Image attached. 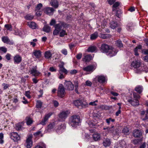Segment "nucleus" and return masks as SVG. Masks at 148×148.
Returning a JSON list of instances; mask_svg holds the SVG:
<instances>
[{
	"mask_svg": "<svg viewBox=\"0 0 148 148\" xmlns=\"http://www.w3.org/2000/svg\"><path fill=\"white\" fill-rule=\"evenodd\" d=\"M80 122L79 117L77 116H73L70 118V123L73 127H76L79 125Z\"/></svg>",
	"mask_w": 148,
	"mask_h": 148,
	"instance_id": "1",
	"label": "nucleus"
},
{
	"mask_svg": "<svg viewBox=\"0 0 148 148\" xmlns=\"http://www.w3.org/2000/svg\"><path fill=\"white\" fill-rule=\"evenodd\" d=\"M108 129V133L112 134L113 136L119 135L121 131L120 127H115L114 126H112Z\"/></svg>",
	"mask_w": 148,
	"mask_h": 148,
	"instance_id": "2",
	"label": "nucleus"
},
{
	"mask_svg": "<svg viewBox=\"0 0 148 148\" xmlns=\"http://www.w3.org/2000/svg\"><path fill=\"white\" fill-rule=\"evenodd\" d=\"M65 94V90L64 86L62 84H60L58 89V96L61 98H63Z\"/></svg>",
	"mask_w": 148,
	"mask_h": 148,
	"instance_id": "3",
	"label": "nucleus"
},
{
	"mask_svg": "<svg viewBox=\"0 0 148 148\" xmlns=\"http://www.w3.org/2000/svg\"><path fill=\"white\" fill-rule=\"evenodd\" d=\"M111 47V46H109L107 44H103L101 45L100 47L101 51L103 53H107Z\"/></svg>",
	"mask_w": 148,
	"mask_h": 148,
	"instance_id": "4",
	"label": "nucleus"
},
{
	"mask_svg": "<svg viewBox=\"0 0 148 148\" xmlns=\"http://www.w3.org/2000/svg\"><path fill=\"white\" fill-rule=\"evenodd\" d=\"M69 113L70 112L68 110L62 111L59 114V117L62 121H64L67 117Z\"/></svg>",
	"mask_w": 148,
	"mask_h": 148,
	"instance_id": "5",
	"label": "nucleus"
},
{
	"mask_svg": "<svg viewBox=\"0 0 148 148\" xmlns=\"http://www.w3.org/2000/svg\"><path fill=\"white\" fill-rule=\"evenodd\" d=\"M32 135L30 134L28 136L26 139V144L27 148H30L32 145L33 142L32 141Z\"/></svg>",
	"mask_w": 148,
	"mask_h": 148,
	"instance_id": "6",
	"label": "nucleus"
},
{
	"mask_svg": "<svg viewBox=\"0 0 148 148\" xmlns=\"http://www.w3.org/2000/svg\"><path fill=\"white\" fill-rule=\"evenodd\" d=\"M64 85L66 88L68 90H71L74 89V85L70 81H66L64 83Z\"/></svg>",
	"mask_w": 148,
	"mask_h": 148,
	"instance_id": "7",
	"label": "nucleus"
},
{
	"mask_svg": "<svg viewBox=\"0 0 148 148\" xmlns=\"http://www.w3.org/2000/svg\"><path fill=\"white\" fill-rule=\"evenodd\" d=\"M44 13L49 15H51L53 14L54 11L53 8L50 7H47L43 9Z\"/></svg>",
	"mask_w": 148,
	"mask_h": 148,
	"instance_id": "8",
	"label": "nucleus"
},
{
	"mask_svg": "<svg viewBox=\"0 0 148 148\" xmlns=\"http://www.w3.org/2000/svg\"><path fill=\"white\" fill-rule=\"evenodd\" d=\"M10 138L14 141H17L20 139V137L17 133L14 132L11 133Z\"/></svg>",
	"mask_w": 148,
	"mask_h": 148,
	"instance_id": "9",
	"label": "nucleus"
},
{
	"mask_svg": "<svg viewBox=\"0 0 148 148\" xmlns=\"http://www.w3.org/2000/svg\"><path fill=\"white\" fill-rule=\"evenodd\" d=\"M118 51V50H116L112 46L107 53L108 55L110 57H112L116 55Z\"/></svg>",
	"mask_w": 148,
	"mask_h": 148,
	"instance_id": "10",
	"label": "nucleus"
},
{
	"mask_svg": "<svg viewBox=\"0 0 148 148\" xmlns=\"http://www.w3.org/2000/svg\"><path fill=\"white\" fill-rule=\"evenodd\" d=\"M141 65V63L140 61L137 60L132 62L131 64V66L134 68H136L140 67Z\"/></svg>",
	"mask_w": 148,
	"mask_h": 148,
	"instance_id": "11",
	"label": "nucleus"
},
{
	"mask_svg": "<svg viewBox=\"0 0 148 148\" xmlns=\"http://www.w3.org/2000/svg\"><path fill=\"white\" fill-rule=\"evenodd\" d=\"M73 104L78 108L80 106L83 107L85 106V104L83 102V101L81 100H77L74 101Z\"/></svg>",
	"mask_w": 148,
	"mask_h": 148,
	"instance_id": "12",
	"label": "nucleus"
},
{
	"mask_svg": "<svg viewBox=\"0 0 148 148\" xmlns=\"http://www.w3.org/2000/svg\"><path fill=\"white\" fill-rule=\"evenodd\" d=\"M51 114L50 113L46 114L44 117L43 119L40 122V124L42 125H45L46 124V121L48 120V119L51 116Z\"/></svg>",
	"mask_w": 148,
	"mask_h": 148,
	"instance_id": "13",
	"label": "nucleus"
},
{
	"mask_svg": "<svg viewBox=\"0 0 148 148\" xmlns=\"http://www.w3.org/2000/svg\"><path fill=\"white\" fill-rule=\"evenodd\" d=\"M95 69V66L93 65H89L83 68V70L86 72H92Z\"/></svg>",
	"mask_w": 148,
	"mask_h": 148,
	"instance_id": "14",
	"label": "nucleus"
},
{
	"mask_svg": "<svg viewBox=\"0 0 148 148\" xmlns=\"http://www.w3.org/2000/svg\"><path fill=\"white\" fill-rule=\"evenodd\" d=\"M66 24L64 22H60L59 23L56 24L54 26L55 29H58L60 31L62 28L65 27Z\"/></svg>",
	"mask_w": 148,
	"mask_h": 148,
	"instance_id": "15",
	"label": "nucleus"
},
{
	"mask_svg": "<svg viewBox=\"0 0 148 148\" xmlns=\"http://www.w3.org/2000/svg\"><path fill=\"white\" fill-rule=\"evenodd\" d=\"M133 136L136 138L140 137L142 135V133L140 130L138 129L134 130L132 132Z\"/></svg>",
	"mask_w": 148,
	"mask_h": 148,
	"instance_id": "16",
	"label": "nucleus"
},
{
	"mask_svg": "<svg viewBox=\"0 0 148 148\" xmlns=\"http://www.w3.org/2000/svg\"><path fill=\"white\" fill-rule=\"evenodd\" d=\"M22 61V58L19 55H16L15 56L14 58V63L18 64L19 63Z\"/></svg>",
	"mask_w": 148,
	"mask_h": 148,
	"instance_id": "17",
	"label": "nucleus"
},
{
	"mask_svg": "<svg viewBox=\"0 0 148 148\" xmlns=\"http://www.w3.org/2000/svg\"><path fill=\"white\" fill-rule=\"evenodd\" d=\"M2 41L5 43L10 45H13V42L12 41L10 40L8 37L7 36H3L2 37Z\"/></svg>",
	"mask_w": 148,
	"mask_h": 148,
	"instance_id": "18",
	"label": "nucleus"
},
{
	"mask_svg": "<svg viewBox=\"0 0 148 148\" xmlns=\"http://www.w3.org/2000/svg\"><path fill=\"white\" fill-rule=\"evenodd\" d=\"M92 138L95 141H99L101 139V135L98 133H95L92 135Z\"/></svg>",
	"mask_w": 148,
	"mask_h": 148,
	"instance_id": "19",
	"label": "nucleus"
},
{
	"mask_svg": "<svg viewBox=\"0 0 148 148\" xmlns=\"http://www.w3.org/2000/svg\"><path fill=\"white\" fill-rule=\"evenodd\" d=\"M36 67L32 68L30 71V73L33 75L36 76H38L40 73L36 69Z\"/></svg>",
	"mask_w": 148,
	"mask_h": 148,
	"instance_id": "20",
	"label": "nucleus"
},
{
	"mask_svg": "<svg viewBox=\"0 0 148 148\" xmlns=\"http://www.w3.org/2000/svg\"><path fill=\"white\" fill-rule=\"evenodd\" d=\"M111 144V141L109 139L106 138L104 139L103 142V145L105 147H107L110 145Z\"/></svg>",
	"mask_w": 148,
	"mask_h": 148,
	"instance_id": "21",
	"label": "nucleus"
},
{
	"mask_svg": "<svg viewBox=\"0 0 148 148\" xmlns=\"http://www.w3.org/2000/svg\"><path fill=\"white\" fill-rule=\"evenodd\" d=\"M127 101L133 106H138L139 105V101L138 100L135 99L134 100H132V99H129Z\"/></svg>",
	"mask_w": 148,
	"mask_h": 148,
	"instance_id": "22",
	"label": "nucleus"
},
{
	"mask_svg": "<svg viewBox=\"0 0 148 148\" xmlns=\"http://www.w3.org/2000/svg\"><path fill=\"white\" fill-rule=\"evenodd\" d=\"M92 59V56L90 55H87L85 56L84 58H83V61L85 62H89Z\"/></svg>",
	"mask_w": 148,
	"mask_h": 148,
	"instance_id": "23",
	"label": "nucleus"
},
{
	"mask_svg": "<svg viewBox=\"0 0 148 148\" xmlns=\"http://www.w3.org/2000/svg\"><path fill=\"white\" fill-rule=\"evenodd\" d=\"M51 5L55 8H58V3L57 0H51L50 2Z\"/></svg>",
	"mask_w": 148,
	"mask_h": 148,
	"instance_id": "24",
	"label": "nucleus"
},
{
	"mask_svg": "<svg viewBox=\"0 0 148 148\" xmlns=\"http://www.w3.org/2000/svg\"><path fill=\"white\" fill-rule=\"evenodd\" d=\"M28 25L31 28L33 29H35L37 28V25L35 22H28Z\"/></svg>",
	"mask_w": 148,
	"mask_h": 148,
	"instance_id": "25",
	"label": "nucleus"
},
{
	"mask_svg": "<svg viewBox=\"0 0 148 148\" xmlns=\"http://www.w3.org/2000/svg\"><path fill=\"white\" fill-rule=\"evenodd\" d=\"M33 53L37 58H40L41 56V53L40 50H35L33 52Z\"/></svg>",
	"mask_w": 148,
	"mask_h": 148,
	"instance_id": "26",
	"label": "nucleus"
},
{
	"mask_svg": "<svg viewBox=\"0 0 148 148\" xmlns=\"http://www.w3.org/2000/svg\"><path fill=\"white\" fill-rule=\"evenodd\" d=\"M55 123L54 122L51 123L47 126V130L50 132L52 130L55 126Z\"/></svg>",
	"mask_w": 148,
	"mask_h": 148,
	"instance_id": "27",
	"label": "nucleus"
},
{
	"mask_svg": "<svg viewBox=\"0 0 148 148\" xmlns=\"http://www.w3.org/2000/svg\"><path fill=\"white\" fill-rule=\"evenodd\" d=\"M120 26L119 24H118L117 22L114 21H112L111 22L110 25V26L111 28L114 29L116 27Z\"/></svg>",
	"mask_w": 148,
	"mask_h": 148,
	"instance_id": "28",
	"label": "nucleus"
},
{
	"mask_svg": "<svg viewBox=\"0 0 148 148\" xmlns=\"http://www.w3.org/2000/svg\"><path fill=\"white\" fill-rule=\"evenodd\" d=\"M99 37L102 39H105L110 38L111 37V36L108 34H101Z\"/></svg>",
	"mask_w": 148,
	"mask_h": 148,
	"instance_id": "29",
	"label": "nucleus"
},
{
	"mask_svg": "<svg viewBox=\"0 0 148 148\" xmlns=\"http://www.w3.org/2000/svg\"><path fill=\"white\" fill-rule=\"evenodd\" d=\"M98 81L100 83H103L105 81V77L103 76H99L98 77Z\"/></svg>",
	"mask_w": 148,
	"mask_h": 148,
	"instance_id": "30",
	"label": "nucleus"
},
{
	"mask_svg": "<svg viewBox=\"0 0 148 148\" xmlns=\"http://www.w3.org/2000/svg\"><path fill=\"white\" fill-rule=\"evenodd\" d=\"M50 30V27L49 25H45L43 28V31L47 33L49 32Z\"/></svg>",
	"mask_w": 148,
	"mask_h": 148,
	"instance_id": "31",
	"label": "nucleus"
},
{
	"mask_svg": "<svg viewBox=\"0 0 148 148\" xmlns=\"http://www.w3.org/2000/svg\"><path fill=\"white\" fill-rule=\"evenodd\" d=\"M97 50V48L95 46H92L90 47L88 49V52H93Z\"/></svg>",
	"mask_w": 148,
	"mask_h": 148,
	"instance_id": "32",
	"label": "nucleus"
},
{
	"mask_svg": "<svg viewBox=\"0 0 148 148\" xmlns=\"http://www.w3.org/2000/svg\"><path fill=\"white\" fill-rule=\"evenodd\" d=\"M52 54L50 51H47L45 53V57L47 59L50 58Z\"/></svg>",
	"mask_w": 148,
	"mask_h": 148,
	"instance_id": "33",
	"label": "nucleus"
},
{
	"mask_svg": "<svg viewBox=\"0 0 148 148\" xmlns=\"http://www.w3.org/2000/svg\"><path fill=\"white\" fill-rule=\"evenodd\" d=\"M141 49L142 46L140 45H139L136 47L134 50L135 55L136 56H138L139 55V53L138 52V49Z\"/></svg>",
	"mask_w": 148,
	"mask_h": 148,
	"instance_id": "34",
	"label": "nucleus"
},
{
	"mask_svg": "<svg viewBox=\"0 0 148 148\" xmlns=\"http://www.w3.org/2000/svg\"><path fill=\"white\" fill-rule=\"evenodd\" d=\"M25 119L26 121V123L28 125H31L33 122V121L32 118L29 116L27 117Z\"/></svg>",
	"mask_w": 148,
	"mask_h": 148,
	"instance_id": "35",
	"label": "nucleus"
},
{
	"mask_svg": "<svg viewBox=\"0 0 148 148\" xmlns=\"http://www.w3.org/2000/svg\"><path fill=\"white\" fill-rule=\"evenodd\" d=\"M116 46L119 47L121 48L123 47V44L122 41L120 40L116 41Z\"/></svg>",
	"mask_w": 148,
	"mask_h": 148,
	"instance_id": "36",
	"label": "nucleus"
},
{
	"mask_svg": "<svg viewBox=\"0 0 148 148\" xmlns=\"http://www.w3.org/2000/svg\"><path fill=\"white\" fill-rule=\"evenodd\" d=\"M135 90L139 93L140 94L142 91L143 88L141 86H138L135 88Z\"/></svg>",
	"mask_w": 148,
	"mask_h": 148,
	"instance_id": "37",
	"label": "nucleus"
},
{
	"mask_svg": "<svg viewBox=\"0 0 148 148\" xmlns=\"http://www.w3.org/2000/svg\"><path fill=\"white\" fill-rule=\"evenodd\" d=\"M122 133L125 134L127 135L129 134V131L127 127H124L122 130Z\"/></svg>",
	"mask_w": 148,
	"mask_h": 148,
	"instance_id": "38",
	"label": "nucleus"
},
{
	"mask_svg": "<svg viewBox=\"0 0 148 148\" xmlns=\"http://www.w3.org/2000/svg\"><path fill=\"white\" fill-rule=\"evenodd\" d=\"M98 36V33L97 32H95L94 34L91 35L90 38L93 40L96 39Z\"/></svg>",
	"mask_w": 148,
	"mask_h": 148,
	"instance_id": "39",
	"label": "nucleus"
},
{
	"mask_svg": "<svg viewBox=\"0 0 148 148\" xmlns=\"http://www.w3.org/2000/svg\"><path fill=\"white\" fill-rule=\"evenodd\" d=\"M66 127V126L65 124H62L61 125L58 126L56 130V131L57 132H58L62 129H64Z\"/></svg>",
	"mask_w": 148,
	"mask_h": 148,
	"instance_id": "40",
	"label": "nucleus"
},
{
	"mask_svg": "<svg viewBox=\"0 0 148 148\" xmlns=\"http://www.w3.org/2000/svg\"><path fill=\"white\" fill-rule=\"evenodd\" d=\"M42 104V103L40 100L37 101L36 107L37 108H41Z\"/></svg>",
	"mask_w": 148,
	"mask_h": 148,
	"instance_id": "41",
	"label": "nucleus"
},
{
	"mask_svg": "<svg viewBox=\"0 0 148 148\" xmlns=\"http://www.w3.org/2000/svg\"><path fill=\"white\" fill-rule=\"evenodd\" d=\"M120 3L119 2H116L112 6V7L114 8L112 9V11H114L115 10V8H116L120 5Z\"/></svg>",
	"mask_w": 148,
	"mask_h": 148,
	"instance_id": "42",
	"label": "nucleus"
},
{
	"mask_svg": "<svg viewBox=\"0 0 148 148\" xmlns=\"http://www.w3.org/2000/svg\"><path fill=\"white\" fill-rule=\"evenodd\" d=\"M34 16L33 15L29 14H27L25 16V19L27 20H32Z\"/></svg>",
	"mask_w": 148,
	"mask_h": 148,
	"instance_id": "43",
	"label": "nucleus"
},
{
	"mask_svg": "<svg viewBox=\"0 0 148 148\" xmlns=\"http://www.w3.org/2000/svg\"><path fill=\"white\" fill-rule=\"evenodd\" d=\"M99 108L102 110H109L110 108L109 106L106 105H101Z\"/></svg>",
	"mask_w": 148,
	"mask_h": 148,
	"instance_id": "44",
	"label": "nucleus"
},
{
	"mask_svg": "<svg viewBox=\"0 0 148 148\" xmlns=\"http://www.w3.org/2000/svg\"><path fill=\"white\" fill-rule=\"evenodd\" d=\"M67 34L66 31L62 29L60 33V36L61 37H63L65 35H66Z\"/></svg>",
	"mask_w": 148,
	"mask_h": 148,
	"instance_id": "45",
	"label": "nucleus"
},
{
	"mask_svg": "<svg viewBox=\"0 0 148 148\" xmlns=\"http://www.w3.org/2000/svg\"><path fill=\"white\" fill-rule=\"evenodd\" d=\"M133 94L134 98H135V99L138 100V99H140V96L136 92H133Z\"/></svg>",
	"mask_w": 148,
	"mask_h": 148,
	"instance_id": "46",
	"label": "nucleus"
},
{
	"mask_svg": "<svg viewBox=\"0 0 148 148\" xmlns=\"http://www.w3.org/2000/svg\"><path fill=\"white\" fill-rule=\"evenodd\" d=\"M42 4L41 3H40L37 4L36 6V9L35 10H39L41 8H42Z\"/></svg>",
	"mask_w": 148,
	"mask_h": 148,
	"instance_id": "47",
	"label": "nucleus"
},
{
	"mask_svg": "<svg viewBox=\"0 0 148 148\" xmlns=\"http://www.w3.org/2000/svg\"><path fill=\"white\" fill-rule=\"evenodd\" d=\"M125 144L126 143L123 140H122L120 142L119 145L120 147H122L125 145Z\"/></svg>",
	"mask_w": 148,
	"mask_h": 148,
	"instance_id": "48",
	"label": "nucleus"
},
{
	"mask_svg": "<svg viewBox=\"0 0 148 148\" xmlns=\"http://www.w3.org/2000/svg\"><path fill=\"white\" fill-rule=\"evenodd\" d=\"M5 27L7 28L8 30H12V26L11 25L6 24L5 25Z\"/></svg>",
	"mask_w": 148,
	"mask_h": 148,
	"instance_id": "49",
	"label": "nucleus"
},
{
	"mask_svg": "<svg viewBox=\"0 0 148 148\" xmlns=\"http://www.w3.org/2000/svg\"><path fill=\"white\" fill-rule=\"evenodd\" d=\"M59 73H64L65 74H67V70L65 69L64 68L60 69L59 71Z\"/></svg>",
	"mask_w": 148,
	"mask_h": 148,
	"instance_id": "50",
	"label": "nucleus"
},
{
	"mask_svg": "<svg viewBox=\"0 0 148 148\" xmlns=\"http://www.w3.org/2000/svg\"><path fill=\"white\" fill-rule=\"evenodd\" d=\"M60 31L58 29H55L53 32V34L54 35H57L58 34Z\"/></svg>",
	"mask_w": 148,
	"mask_h": 148,
	"instance_id": "51",
	"label": "nucleus"
},
{
	"mask_svg": "<svg viewBox=\"0 0 148 148\" xmlns=\"http://www.w3.org/2000/svg\"><path fill=\"white\" fill-rule=\"evenodd\" d=\"M30 92L29 91H26L25 92V96L29 99L31 98V96L30 95Z\"/></svg>",
	"mask_w": 148,
	"mask_h": 148,
	"instance_id": "52",
	"label": "nucleus"
},
{
	"mask_svg": "<svg viewBox=\"0 0 148 148\" xmlns=\"http://www.w3.org/2000/svg\"><path fill=\"white\" fill-rule=\"evenodd\" d=\"M0 50H1L4 53H5L7 51V49L5 47H0Z\"/></svg>",
	"mask_w": 148,
	"mask_h": 148,
	"instance_id": "53",
	"label": "nucleus"
},
{
	"mask_svg": "<svg viewBox=\"0 0 148 148\" xmlns=\"http://www.w3.org/2000/svg\"><path fill=\"white\" fill-rule=\"evenodd\" d=\"M2 86L3 87V88L4 90L7 89L9 86L8 84L5 83L3 84Z\"/></svg>",
	"mask_w": 148,
	"mask_h": 148,
	"instance_id": "54",
	"label": "nucleus"
},
{
	"mask_svg": "<svg viewBox=\"0 0 148 148\" xmlns=\"http://www.w3.org/2000/svg\"><path fill=\"white\" fill-rule=\"evenodd\" d=\"M11 57V55L9 53H7L5 56V57L6 59L8 60H10V57Z\"/></svg>",
	"mask_w": 148,
	"mask_h": 148,
	"instance_id": "55",
	"label": "nucleus"
},
{
	"mask_svg": "<svg viewBox=\"0 0 148 148\" xmlns=\"http://www.w3.org/2000/svg\"><path fill=\"white\" fill-rule=\"evenodd\" d=\"M92 84V83L89 81L87 80L86 82V85L87 86H90Z\"/></svg>",
	"mask_w": 148,
	"mask_h": 148,
	"instance_id": "56",
	"label": "nucleus"
},
{
	"mask_svg": "<svg viewBox=\"0 0 148 148\" xmlns=\"http://www.w3.org/2000/svg\"><path fill=\"white\" fill-rule=\"evenodd\" d=\"M148 119V109L147 110L145 116L144 118L142 119L143 121H145Z\"/></svg>",
	"mask_w": 148,
	"mask_h": 148,
	"instance_id": "57",
	"label": "nucleus"
},
{
	"mask_svg": "<svg viewBox=\"0 0 148 148\" xmlns=\"http://www.w3.org/2000/svg\"><path fill=\"white\" fill-rule=\"evenodd\" d=\"M121 13V10H118L116 11V15L119 18H120V14Z\"/></svg>",
	"mask_w": 148,
	"mask_h": 148,
	"instance_id": "58",
	"label": "nucleus"
},
{
	"mask_svg": "<svg viewBox=\"0 0 148 148\" xmlns=\"http://www.w3.org/2000/svg\"><path fill=\"white\" fill-rule=\"evenodd\" d=\"M77 71L75 69H74L71 70L70 71V73L71 74L73 75L76 73H77Z\"/></svg>",
	"mask_w": 148,
	"mask_h": 148,
	"instance_id": "59",
	"label": "nucleus"
},
{
	"mask_svg": "<svg viewBox=\"0 0 148 148\" xmlns=\"http://www.w3.org/2000/svg\"><path fill=\"white\" fill-rule=\"evenodd\" d=\"M97 102L98 101L97 100H96L95 101L90 102L89 103V105H91L92 106H96L97 105V104L96 103V102Z\"/></svg>",
	"mask_w": 148,
	"mask_h": 148,
	"instance_id": "60",
	"label": "nucleus"
},
{
	"mask_svg": "<svg viewBox=\"0 0 148 148\" xmlns=\"http://www.w3.org/2000/svg\"><path fill=\"white\" fill-rule=\"evenodd\" d=\"M41 133V132L40 131H38L37 132L35 133L34 134V135L35 136H37L39 135Z\"/></svg>",
	"mask_w": 148,
	"mask_h": 148,
	"instance_id": "61",
	"label": "nucleus"
},
{
	"mask_svg": "<svg viewBox=\"0 0 148 148\" xmlns=\"http://www.w3.org/2000/svg\"><path fill=\"white\" fill-rule=\"evenodd\" d=\"M56 23V20L55 19H52L50 23V25H54Z\"/></svg>",
	"mask_w": 148,
	"mask_h": 148,
	"instance_id": "62",
	"label": "nucleus"
},
{
	"mask_svg": "<svg viewBox=\"0 0 148 148\" xmlns=\"http://www.w3.org/2000/svg\"><path fill=\"white\" fill-rule=\"evenodd\" d=\"M74 83L75 87H78V82L77 80H75L74 81Z\"/></svg>",
	"mask_w": 148,
	"mask_h": 148,
	"instance_id": "63",
	"label": "nucleus"
},
{
	"mask_svg": "<svg viewBox=\"0 0 148 148\" xmlns=\"http://www.w3.org/2000/svg\"><path fill=\"white\" fill-rule=\"evenodd\" d=\"M61 52L64 55H66L67 54V51L65 49H64L61 51Z\"/></svg>",
	"mask_w": 148,
	"mask_h": 148,
	"instance_id": "64",
	"label": "nucleus"
}]
</instances>
